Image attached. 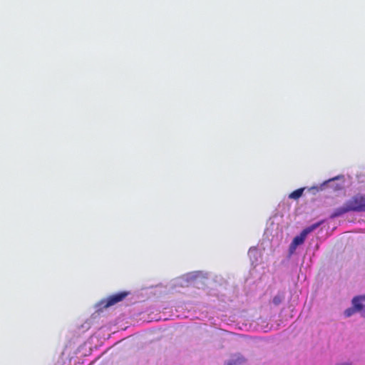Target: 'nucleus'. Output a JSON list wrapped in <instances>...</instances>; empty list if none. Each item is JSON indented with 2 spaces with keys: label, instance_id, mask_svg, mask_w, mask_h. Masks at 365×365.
I'll use <instances>...</instances> for the list:
<instances>
[{
  "label": "nucleus",
  "instance_id": "f257e3e1",
  "mask_svg": "<svg viewBox=\"0 0 365 365\" xmlns=\"http://www.w3.org/2000/svg\"><path fill=\"white\" fill-rule=\"evenodd\" d=\"M349 212H365V194L357 193L353 195L343 206L335 209L330 218H336Z\"/></svg>",
  "mask_w": 365,
  "mask_h": 365
},
{
  "label": "nucleus",
  "instance_id": "f03ea898",
  "mask_svg": "<svg viewBox=\"0 0 365 365\" xmlns=\"http://www.w3.org/2000/svg\"><path fill=\"white\" fill-rule=\"evenodd\" d=\"M128 294L127 292H121L110 296L106 301V307H110L123 300Z\"/></svg>",
  "mask_w": 365,
  "mask_h": 365
},
{
  "label": "nucleus",
  "instance_id": "7ed1b4c3",
  "mask_svg": "<svg viewBox=\"0 0 365 365\" xmlns=\"http://www.w3.org/2000/svg\"><path fill=\"white\" fill-rule=\"evenodd\" d=\"M306 237L307 236L305 235H304V233L302 232L299 235L296 236L293 239V240L289 246V252L291 254L295 251V250L298 245H300L304 243Z\"/></svg>",
  "mask_w": 365,
  "mask_h": 365
},
{
  "label": "nucleus",
  "instance_id": "20e7f679",
  "mask_svg": "<svg viewBox=\"0 0 365 365\" xmlns=\"http://www.w3.org/2000/svg\"><path fill=\"white\" fill-rule=\"evenodd\" d=\"M322 223V222H319L314 223V224L312 225L311 226L306 227L302 232L304 233V235H305L307 236L308 234H309L310 232L314 231L315 229H317Z\"/></svg>",
  "mask_w": 365,
  "mask_h": 365
},
{
  "label": "nucleus",
  "instance_id": "39448f33",
  "mask_svg": "<svg viewBox=\"0 0 365 365\" xmlns=\"http://www.w3.org/2000/svg\"><path fill=\"white\" fill-rule=\"evenodd\" d=\"M361 299V297H356L352 299L353 308H354L356 311H360L362 309V304L360 302Z\"/></svg>",
  "mask_w": 365,
  "mask_h": 365
},
{
  "label": "nucleus",
  "instance_id": "423d86ee",
  "mask_svg": "<svg viewBox=\"0 0 365 365\" xmlns=\"http://www.w3.org/2000/svg\"><path fill=\"white\" fill-rule=\"evenodd\" d=\"M304 188L297 189L289 194V197L291 199L297 200L303 194Z\"/></svg>",
  "mask_w": 365,
  "mask_h": 365
},
{
  "label": "nucleus",
  "instance_id": "0eeeda50",
  "mask_svg": "<svg viewBox=\"0 0 365 365\" xmlns=\"http://www.w3.org/2000/svg\"><path fill=\"white\" fill-rule=\"evenodd\" d=\"M356 312V311L355 310L354 308L350 307V308L346 309L344 311V314H345L346 317H349L351 315H353Z\"/></svg>",
  "mask_w": 365,
  "mask_h": 365
},
{
  "label": "nucleus",
  "instance_id": "6e6552de",
  "mask_svg": "<svg viewBox=\"0 0 365 365\" xmlns=\"http://www.w3.org/2000/svg\"><path fill=\"white\" fill-rule=\"evenodd\" d=\"M244 361H245V359L241 358V359H239V360L233 361L229 363L228 365H238L241 362H244Z\"/></svg>",
  "mask_w": 365,
  "mask_h": 365
},
{
  "label": "nucleus",
  "instance_id": "1a4fd4ad",
  "mask_svg": "<svg viewBox=\"0 0 365 365\" xmlns=\"http://www.w3.org/2000/svg\"><path fill=\"white\" fill-rule=\"evenodd\" d=\"M273 302L275 304H278L279 302H280V299L277 297H274L273 299Z\"/></svg>",
  "mask_w": 365,
  "mask_h": 365
},
{
  "label": "nucleus",
  "instance_id": "9d476101",
  "mask_svg": "<svg viewBox=\"0 0 365 365\" xmlns=\"http://www.w3.org/2000/svg\"><path fill=\"white\" fill-rule=\"evenodd\" d=\"M363 316L365 317V313H364V314H363Z\"/></svg>",
  "mask_w": 365,
  "mask_h": 365
}]
</instances>
